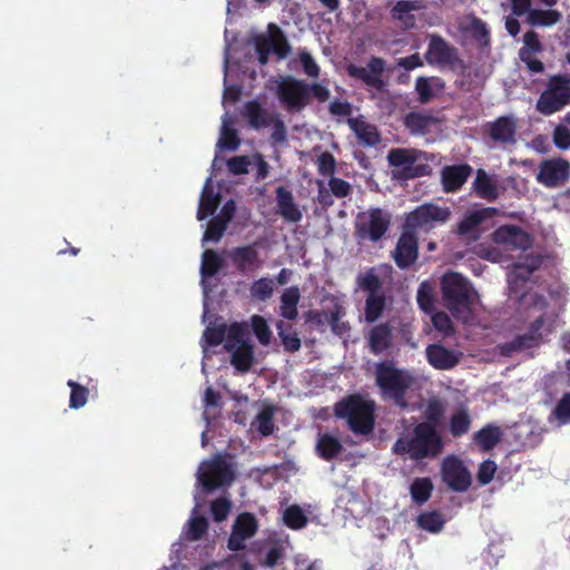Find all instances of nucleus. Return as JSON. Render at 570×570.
Here are the masks:
<instances>
[{"mask_svg":"<svg viewBox=\"0 0 570 570\" xmlns=\"http://www.w3.org/2000/svg\"><path fill=\"white\" fill-rule=\"evenodd\" d=\"M274 293V281L268 277H262L255 281L250 286V295L258 301H267Z\"/></svg>","mask_w":570,"mask_h":570,"instance_id":"obj_49","label":"nucleus"},{"mask_svg":"<svg viewBox=\"0 0 570 570\" xmlns=\"http://www.w3.org/2000/svg\"><path fill=\"white\" fill-rule=\"evenodd\" d=\"M230 352V363L236 371L247 373L254 363V346L250 343H243L235 346Z\"/></svg>","mask_w":570,"mask_h":570,"instance_id":"obj_31","label":"nucleus"},{"mask_svg":"<svg viewBox=\"0 0 570 570\" xmlns=\"http://www.w3.org/2000/svg\"><path fill=\"white\" fill-rule=\"evenodd\" d=\"M276 203L278 213L285 220L298 223L302 219V213L294 203L292 191L284 186L276 188Z\"/></svg>","mask_w":570,"mask_h":570,"instance_id":"obj_27","label":"nucleus"},{"mask_svg":"<svg viewBox=\"0 0 570 570\" xmlns=\"http://www.w3.org/2000/svg\"><path fill=\"white\" fill-rule=\"evenodd\" d=\"M228 225L218 219L217 217H214L210 219L207 224V228L203 236V243L207 242H218L224 233L226 232Z\"/></svg>","mask_w":570,"mask_h":570,"instance_id":"obj_52","label":"nucleus"},{"mask_svg":"<svg viewBox=\"0 0 570 570\" xmlns=\"http://www.w3.org/2000/svg\"><path fill=\"white\" fill-rule=\"evenodd\" d=\"M497 244L505 245L512 249L525 250L532 246L531 235L517 225H503L493 233Z\"/></svg>","mask_w":570,"mask_h":570,"instance_id":"obj_20","label":"nucleus"},{"mask_svg":"<svg viewBox=\"0 0 570 570\" xmlns=\"http://www.w3.org/2000/svg\"><path fill=\"white\" fill-rule=\"evenodd\" d=\"M451 217L449 207H442L433 203H425L405 216L404 228L415 232L416 229L430 230L436 225L446 223Z\"/></svg>","mask_w":570,"mask_h":570,"instance_id":"obj_9","label":"nucleus"},{"mask_svg":"<svg viewBox=\"0 0 570 570\" xmlns=\"http://www.w3.org/2000/svg\"><path fill=\"white\" fill-rule=\"evenodd\" d=\"M552 141L560 150L570 148V129L564 125H557L552 132Z\"/></svg>","mask_w":570,"mask_h":570,"instance_id":"obj_61","label":"nucleus"},{"mask_svg":"<svg viewBox=\"0 0 570 570\" xmlns=\"http://www.w3.org/2000/svg\"><path fill=\"white\" fill-rule=\"evenodd\" d=\"M229 258L235 268L242 274L255 272L262 266L259 254L254 244L234 247L229 252Z\"/></svg>","mask_w":570,"mask_h":570,"instance_id":"obj_22","label":"nucleus"},{"mask_svg":"<svg viewBox=\"0 0 570 570\" xmlns=\"http://www.w3.org/2000/svg\"><path fill=\"white\" fill-rule=\"evenodd\" d=\"M423 155L422 151L414 148H393L387 154V161L393 167V178L399 180H410L430 175L431 167L428 164H417L416 161Z\"/></svg>","mask_w":570,"mask_h":570,"instance_id":"obj_7","label":"nucleus"},{"mask_svg":"<svg viewBox=\"0 0 570 570\" xmlns=\"http://www.w3.org/2000/svg\"><path fill=\"white\" fill-rule=\"evenodd\" d=\"M284 523L292 530H301L306 527L308 519L301 507L294 504L285 509Z\"/></svg>","mask_w":570,"mask_h":570,"instance_id":"obj_46","label":"nucleus"},{"mask_svg":"<svg viewBox=\"0 0 570 570\" xmlns=\"http://www.w3.org/2000/svg\"><path fill=\"white\" fill-rule=\"evenodd\" d=\"M252 327L253 332L256 335L258 342L262 345H267L271 342L272 332L264 320V317L259 315H254L252 317Z\"/></svg>","mask_w":570,"mask_h":570,"instance_id":"obj_55","label":"nucleus"},{"mask_svg":"<svg viewBox=\"0 0 570 570\" xmlns=\"http://www.w3.org/2000/svg\"><path fill=\"white\" fill-rule=\"evenodd\" d=\"M343 451L341 441L328 434H320L316 443V452L318 456L325 461H332Z\"/></svg>","mask_w":570,"mask_h":570,"instance_id":"obj_33","label":"nucleus"},{"mask_svg":"<svg viewBox=\"0 0 570 570\" xmlns=\"http://www.w3.org/2000/svg\"><path fill=\"white\" fill-rule=\"evenodd\" d=\"M472 167L468 164L445 166L441 171V181L444 191L455 193L468 180Z\"/></svg>","mask_w":570,"mask_h":570,"instance_id":"obj_23","label":"nucleus"},{"mask_svg":"<svg viewBox=\"0 0 570 570\" xmlns=\"http://www.w3.org/2000/svg\"><path fill=\"white\" fill-rule=\"evenodd\" d=\"M385 61L380 57H371L366 67L350 63L346 72L351 78L362 81L367 88L384 92L387 82L383 79Z\"/></svg>","mask_w":570,"mask_h":570,"instance_id":"obj_12","label":"nucleus"},{"mask_svg":"<svg viewBox=\"0 0 570 570\" xmlns=\"http://www.w3.org/2000/svg\"><path fill=\"white\" fill-rule=\"evenodd\" d=\"M419 528L431 532L439 533L445 524V519L439 511H430L421 513L416 519Z\"/></svg>","mask_w":570,"mask_h":570,"instance_id":"obj_41","label":"nucleus"},{"mask_svg":"<svg viewBox=\"0 0 570 570\" xmlns=\"http://www.w3.org/2000/svg\"><path fill=\"white\" fill-rule=\"evenodd\" d=\"M473 187L480 198L493 202L499 197L497 185L483 169L478 170Z\"/></svg>","mask_w":570,"mask_h":570,"instance_id":"obj_36","label":"nucleus"},{"mask_svg":"<svg viewBox=\"0 0 570 570\" xmlns=\"http://www.w3.org/2000/svg\"><path fill=\"white\" fill-rule=\"evenodd\" d=\"M432 324L434 328L445 336L454 333L453 323L450 316L444 312H436L432 315Z\"/></svg>","mask_w":570,"mask_h":570,"instance_id":"obj_60","label":"nucleus"},{"mask_svg":"<svg viewBox=\"0 0 570 570\" xmlns=\"http://www.w3.org/2000/svg\"><path fill=\"white\" fill-rule=\"evenodd\" d=\"M473 439L483 452H488L501 441L502 432L499 426L487 424L474 434Z\"/></svg>","mask_w":570,"mask_h":570,"instance_id":"obj_35","label":"nucleus"},{"mask_svg":"<svg viewBox=\"0 0 570 570\" xmlns=\"http://www.w3.org/2000/svg\"><path fill=\"white\" fill-rule=\"evenodd\" d=\"M234 531L240 540L252 538L257 531V520L254 514L245 512L237 517Z\"/></svg>","mask_w":570,"mask_h":570,"instance_id":"obj_42","label":"nucleus"},{"mask_svg":"<svg viewBox=\"0 0 570 570\" xmlns=\"http://www.w3.org/2000/svg\"><path fill=\"white\" fill-rule=\"evenodd\" d=\"M335 415L346 420L354 434L367 435L375 425V402L353 394L336 403Z\"/></svg>","mask_w":570,"mask_h":570,"instance_id":"obj_3","label":"nucleus"},{"mask_svg":"<svg viewBox=\"0 0 570 570\" xmlns=\"http://www.w3.org/2000/svg\"><path fill=\"white\" fill-rule=\"evenodd\" d=\"M347 124L363 146L374 147L380 144L381 136L374 125L361 118H350Z\"/></svg>","mask_w":570,"mask_h":570,"instance_id":"obj_28","label":"nucleus"},{"mask_svg":"<svg viewBox=\"0 0 570 570\" xmlns=\"http://www.w3.org/2000/svg\"><path fill=\"white\" fill-rule=\"evenodd\" d=\"M368 348L374 355H380L393 345V327L390 323L373 326L367 335Z\"/></svg>","mask_w":570,"mask_h":570,"instance_id":"obj_24","label":"nucleus"},{"mask_svg":"<svg viewBox=\"0 0 570 570\" xmlns=\"http://www.w3.org/2000/svg\"><path fill=\"white\" fill-rule=\"evenodd\" d=\"M276 95L287 110L301 111L309 104V85L288 76L278 82Z\"/></svg>","mask_w":570,"mask_h":570,"instance_id":"obj_11","label":"nucleus"},{"mask_svg":"<svg viewBox=\"0 0 570 570\" xmlns=\"http://www.w3.org/2000/svg\"><path fill=\"white\" fill-rule=\"evenodd\" d=\"M431 81H435L440 87H443V83L439 78L419 77L415 80V91L417 94V100L421 104L430 102L435 96Z\"/></svg>","mask_w":570,"mask_h":570,"instance_id":"obj_47","label":"nucleus"},{"mask_svg":"<svg viewBox=\"0 0 570 570\" xmlns=\"http://www.w3.org/2000/svg\"><path fill=\"white\" fill-rule=\"evenodd\" d=\"M540 343L537 341V337L529 335L527 332L521 335H517L511 342L505 345V348L509 351H522L528 350L534 346H538Z\"/></svg>","mask_w":570,"mask_h":570,"instance_id":"obj_57","label":"nucleus"},{"mask_svg":"<svg viewBox=\"0 0 570 570\" xmlns=\"http://www.w3.org/2000/svg\"><path fill=\"white\" fill-rule=\"evenodd\" d=\"M222 257L214 249H206L203 253L200 274L203 278L215 276L223 267Z\"/></svg>","mask_w":570,"mask_h":570,"instance_id":"obj_40","label":"nucleus"},{"mask_svg":"<svg viewBox=\"0 0 570 570\" xmlns=\"http://www.w3.org/2000/svg\"><path fill=\"white\" fill-rule=\"evenodd\" d=\"M358 288L367 293L365 299L364 318L367 323L376 322L383 314L386 306V295L383 289V282L374 268L356 276Z\"/></svg>","mask_w":570,"mask_h":570,"instance_id":"obj_6","label":"nucleus"},{"mask_svg":"<svg viewBox=\"0 0 570 570\" xmlns=\"http://www.w3.org/2000/svg\"><path fill=\"white\" fill-rule=\"evenodd\" d=\"M227 325L208 326L204 331L203 338L208 346H218L226 338Z\"/></svg>","mask_w":570,"mask_h":570,"instance_id":"obj_53","label":"nucleus"},{"mask_svg":"<svg viewBox=\"0 0 570 570\" xmlns=\"http://www.w3.org/2000/svg\"><path fill=\"white\" fill-rule=\"evenodd\" d=\"M275 115L265 109L257 99L245 102L243 109V116L247 119L248 125L256 130L269 127Z\"/></svg>","mask_w":570,"mask_h":570,"instance_id":"obj_25","label":"nucleus"},{"mask_svg":"<svg viewBox=\"0 0 570 570\" xmlns=\"http://www.w3.org/2000/svg\"><path fill=\"white\" fill-rule=\"evenodd\" d=\"M278 336L282 341L284 350L288 353H295L299 351L302 343L296 331L293 330L292 325H284L283 322L277 324Z\"/></svg>","mask_w":570,"mask_h":570,"instance_id":"obj_45","label":"nucleus"},{"mask_svg":"<svg viewBox=\"0 0 570 570\" xmlns=\"http://www.w3.org/2000/svg\"><path fill=\"white\" fill-rule=\"evenodd\" d=\"M561 18V12L554 9H532L529 11L527 21L533 27H551L558 23Z\"/></svg>","mask_w":570,"mask_h":570,"instance_id":"obj_38","label":"nucleus"},{"mask_svg":"<svg viewBox=\"0 0 570 570\" xmlns=\"http://www.w3.org/2000/svg\"><path fill=\"white\" fill-rule=\"evenodd\" d=\"M272 126V132H271V140L274 145H283L287 141V129L279 117V115H275L273 117V120L271 121Z\"/></svg>","mask_w":570,"mask_h":570,"instance_id":"obj_58","label":"nucleus"},{"mask_svg":"<svg viewBox=\"0 0 570 570\" xmlns=\"http://www.w3.org/2000/svg\"><path fill=\"white\" fill-rule=\"evenodd\" d=\"M444 416V406L439 400H430L424 411V421L422 423H429L435 430L441 424Z\"/></svg>","mask_w":570,"mask_h":570,"instance_id":"obj_50","label":"nucleus"},{"mask_svg":"<svg viewBox=\"0 0 570 570\" xmlns=\"http://www.w3.org/2000/svg\"><path fill=\"white\" fill-rule=\"evenodd\" d=\"M444 448L441 434L429 423H417L407 435L400 436L392 451L397 455H409L414 461L438 458Z\"/></svg>","mask_w":570,"mask_h":570,"instance_id":"obj_1","label":"nucleus"},{"mask_svg":"<svg viewBox=\"0 0 570 570\" xmlns=\"http://www.w3.org/2000/svg\"><path fill=\"white\" fill-rule=\"evenodd\" d=\"M392 257L401 269L411 267L419 257V242L414 232L406 228L401 233Z\"/></svg>","mask_w":570,"mask_h":570,"instance_id":"obj_18","label":"nucleus"},{"mask_svg":"<svg viewBox=\"0 0 570 570\" xmlns=\"http://www.w3.org/2000/svg\"><path fill=\"white\" fill-rule=\"evenodd\" d=\"M212 178L209 177L203 188L199 204H198V210H197V219L204 220L209 215H213L217 207L220 204L222 196L219 193H215L212 187Z\"/></svg>","mask_w":570,"mask_h":570,"instance_id":"obj_29","label":"nucleus"},{"mask_svg":"<svg viewBox=\"0 0 570 570\" xmlns=\"http://www.w3.org/2000/svg\"><path fill=\"white\" fill-rule=\"evenodd\" d=\"M442 479L455 492L466 491L472 483L469 470L456 456L444 459L442 463Z\"/></svg>","mask_w":570,"mask_h":570,"instance_id":"obj_15","label":"nucleus"},{"mask_svg":"<svg viewBox=\"0 0 570 570\" xmlns=\"http://www.w3.org/2000/svg\"><path fill=\"white\" fill-rule=\"evenodd\" d=\"M208 530V521L203 515H196L190 518L188 521V529L186 531V538L190 541H197L203 538V535Z\"/></svg>","mask_w":570,"mask_h":570,"instance_id":"obj_51","label":"nucleus"},{"mask_svg":"<svg viewBox=\"0 0 570 570\" xmlns=\"http://www.w3.org/2000/svg\"><path fill=\"white\" fill-rule=\"evenodd\" d=\"M569 178L570 163L561 157L542 160L537 174V181L547 188L560 187Z\"/></svg>","mask_w":570,"mask_h":570,"instance_id":"obj_14","label":"nucleus"},{"mask_svg":"<svg viewBox=\"0 0 570 570\" xmlns=\"http://www.w3.org/2000/svg\"><path fill=\"white\" fill-rule=\"evenodd\" d=\"M301 293L297 286L284 289L281 295V315L288 321H294L298 315L297 305Z\"/></svg>","mask_w":570,"mask_h":570,"instance_id":"obj_32","label":"nucleus"},{"mask_svg":"<svg viewBox=\"0 0 570 570\" xmlns=\"http://www.w3.org/2000/svg\"><path fill=\"white\" fill-rule=\"evenodd\" d=\"M471 37L483 46L490 42V31L487 24L479 18H474L470 27Z\"/></svg>","mask_w":570,"mask_h":570,"instance_id":"obj_59","label":"nucleus"},{"mask_svg":"<svg viewBox=\"0 0 570 570\" xmlns=\"http://www.w3.org/2000/svg\"><path fill=\"white\" fill-rule=\"evenodd\" d=\"M518 121L514 116H500L484 126V132L495 144L507 146L517 141Z\"/></svg>","mask_w":570,"mask_h":570,"instance_id":"obj_17","label":"nucleus"},{"mask_svg":"<svg viewBox=\"0 0 570 570\" xmlns=\"http://www.w3.org/2000/svg\"><path fill=\"white\" fill-rule=\"evenodd\" d=\"M552 415L556 417L559 425L570 423V392L562 395L552 411Z\"/></svg>","mask_w":570,"mask_h":570,"instance_id":"obj_56","label":"nucleus"},{"mask_svg":"<svg viewBox=\"0 0 570 570\" xmlns=\"http://www.w3.org/2000/svg\"><path fill=\"white\" fill-rule=\"evenodd\" d=\"M434 118L430 115L411 111L404 117V126L414 135H424L429 131Z\"/></svg>","mask_w":570,"mask_h":570,"instance_id":"obj_37","label":"nucleus"},{"mask_svg":"<svg viewBox=\"0 0 570 570\" xmlns=\"http://www.w3.org/2000/svg\"><path fill=\"white\" fill-rule=\"evenodd\" d=\"M433 491V483L430 478H416L410 485L412 501L422 505L428 502Z\"/></svg>","mask_w":570,"mask_h":570,"instance_id":"obj_39","label":"nucleus"},{"mask_svg":"<svg viewBox=\"0 0 570 570\" xmlns=\"http://www.w3.org/2000/svg\"><path fill=\"white\" fill-rule=\"evenodd\" d=\"M424 57L431 66L450 67L451 69L464 66L463 61L459 58L458 49L445 41L440 35L430 36Z\"/></svg>","mask_w":570,"mask_h":570,"instance_id":"obj_13","label":"nucleus"},{"mask_svg":"<svg viewBox=\"0 0 570 570\" xmlns=\"http://www.w3.org/2000/svg\"><path fill=\"white\" fill-rule=\"evenodd\" d=\"M239 145L240 140L236 129L224 126L222 129L220 138L218 140V147L222 149L235 151L238 149Z\"/></svg>","mask_w":570,"mask_h":570,"instance_id":"obj_54","label":"nucleus"},{"mask_svg":"<svg viewBox=\"0 0 570 570\" xmlns=\"http://www.w3.org/2000/svg\"><path fill=\"white\" fill-rule=\"evenodd\" d=\"M275 407L273 405H265L256 415L254 424L262 436H269L273 434Z\"/></svg>","mask_w":570,"mask_h":570,"instance_id":"obj_43","label":"nucleus"},{"mask_svg":"<svg viewBox=\"0 0 570 570\" xmlns=\"http://www.w3.org/2000/svg\"><path fill=\"white\" fill-rule=\"evenodd\" d=\"M544 51V46L540 36L534 30H529L523 35V46L519 49V59L527 66L532 73H542L544 65L541 60L534 58Z\"/></svg>","mask_w":570,"mask_h":570,"instance_id":"obj_19","label":"nucleus"},{"mask_svg":"<svg viewBox=\"0 0 570 570\" xmlns=\"http://www.w3.org/2000/svg\"><path fill=\"white\" fill-rule=\"evenodd\" d=\"M210 511L215 521L219 522L227 518L230 511V502L225 498H218L210 503Z\"/></svg>","mask_w":570,"mask_h":570,"instance_id":"obj_62","label":"nucleus"},{"mask_svg":"<svg viewBox=\"0 0 570 570\" xmlns=\"http://www.w3.org/2000/svg\"><path fill=\"white\" fill-rule=\"evenodd\" d=\"M422 8L421 0H399L391 9L393 20L400 21L406 28H413L415 17L411 13Z\"/></svg>","mask_w":570,"mask_h":570,"instance_id":"obj_30","label":"nucleus"},{"mask_svg":"<svg viewBox=\"0 0 570 570\" xmlns=\"http://www.w3.org/2000/svg\"><path fill=\"white\" fill-rule=\"evenodd\" d=\"M472 419L466 407L456 409L449 420V432L453 438H461L471 428Z\"/></svg>","mask_w":570,"mask_h":570,"instance_id":"obj_34","label":"nucleus"},{"mask_svg":"<svg viewBox=\"0 0 570 570\" xmlns=\"http://www.w3.org/2000/svg\"><path fill=\"white\" fill-rule=\"evenodd\" d=\"M495 208L485 207L466 212L456 225V234L469 242H475L481 236V224L493 217Z\"/></svg>","mask_w":570,"mask_h":570,"instance_id":"obj_16","label":"nucleus"},{"mask_svg":"<svg viewBox=\"0 0 570 570\" xmlns=\"http://www.w3.org/2000/svg\"><path fill=\"white\" fill-rule=\"evenodd\" d=\"M497 471V464L492 460H485L483 461L480 466L476 474L478 481L480 484L485 485L489 484L495 474Z\"/></svg>","mask_w":570,"mask_h":570,"instance_id":"obj_63","label":"nucleus"},{"mask_svg":"<svg viewBox=\"0 0 570 570\" xmlns=\"http://www.w3.org/2000/svg\"><path fill=\"white\" fill-rule=\"evenodd\" d=\"M441 289L445 306L452 315L464 323L472 316L470 284L459 273H448L442 277Z\"/></svg>","mask_w":570,"mask_h":570,"instance_id":"obj_4","label":"nucleus"},{"mask_svg":"<svg viewBox=\"0 0 570 570\" xmlns=\"http://www.w3.org/2000/svg\"><path fill=\"white\" fill-rule=\"evenodd\" d=\"M413 382V376L397 368L393 362L383 361L375 365V384L381 390L382 396L392 401L401 410L409 407L406 393Z\"/></svg>","mask_w":570,"mask_h":570,"instance_id":"obj_2","label":"nucleus"},{"mask_svg":"<svg viewBox=\"0 0 570 570\" xmlns=\"http://www.w3.org/2000/svg\"><path fill=\"white\" fill-rule=\"evenodd\" d=\"M67 385L70 387L69 407L78 410L85 406L88 401L89 390L72 380H69Z\"/></svg>","mask_w":570,"mask_h":570,"instance_id":"obj_48","label":"nucleus"},{"mask_svg":"<svg viewBox=\"0 0 570 570\" xmlns=\"http://www.w3.org/2000/svg\"><path fill=\"white\" fill-rule=\"evenodd\" d=\"M335 158L330 151L322 153L317 158V170L322 176H333Z\"/></svg>","mask_w":570,"mask_h":570,"instance_id":"obj_64","label":"nucleus"},{"mask_svg":"<svg viewBox=\"0 0 570 570\" xmlns=\"http://www.w3.org/2000/svg\"><path fill=\"white\" fill-rule=\"evenodd\" d=\"M426 360L435 370L448 371L454 368L461 360L462 353L446 348L442 344H430L426 350Z\"/></svg>","mask_w":570,"mask_h":570,"instance_id":"obj_21","label":"nucleus"},{"mask_svg":"<svg viewBox=\"0 0 570 570\" xmlns=\"http://www.w3.org/2000/svg\"><path fill=\"white\" fill-rule=\"evenodd\" d=\"M268 35L257 36L259 40H267V47L275 53L278 60L285 59L291 52V45L283 30L275 23L267 27Z\"/></svg>","mask_w":570,"mask_h":570,"instance_id":"obj_26","label":"nucleus"},{"mask_svg":"<svg viewBox=\"0 0 570 570\" xmlns=\"http://www.w3.org/2000/svg\"><path fill=\"white\" fill-rule=\"evenodd\" d=\"M243 343H250L247 340V327L243 323L235 322L227 327L224 348L230 351Z\"/></svg>","mask_w":570,"mask_h":570,"instance_id":"obj_44","label":"nucleus"},{"mask_svg":"<svg viewBox=\"0 0 570 570\" xmlns=\"http://www.w3.org/2000/svg\"><path fill=\"white\" fill-rule=\"evenodd\" d=\"M570 105V75H552L546 89L540 94L535 110L543 116H551Z\"/></svg>","mask_w":570,"mask_h":570,"instance_id":"obj_5","label":"nucleus"},{"mask_svg":"<svg viewBox=\"0 0 570 570\" xmlns=\"http://www.w3.org/2000/svg\"><path fill=\"white\" fill-rule=\"evenodd\" d=\"M234 478L230 464L222 455L203 462L198 471V482L207 492L230 484Z\"/></svg>","mask_w":570,"mask_h":570,"instance_id":"obj_10","label":"nucleus"},{"mask_svg":"<svg viewBox=\"0 0 570 570\" xmlns=\"http://www.w3.org/2000/svg\"><path fill=\"white\" fill-rule=\"evenodd\" d=\"M390 226L391 215L380 207H372L357 215L355 235L360 239L376 243L385 236Z\"/></svg>","mask_w":570,"mask_h":570,"instance_id":"obj_8","label":"nucleus"}]
</instances>
